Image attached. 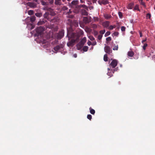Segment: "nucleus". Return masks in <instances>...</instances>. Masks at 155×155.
Instances as JSON below:
<instances>
[{
	"mask_svg": "<svg viewBox=\"0 0 155 155\" xmlns=\"http://www.w3.org/2000/svg\"><path fill=\"white\" fill-rule=\"evenodd\" d=\"M69 12L70 13L71 12L70 11V10H69V12H68V13H69Z\"/></svg>",
	"mask_w": 155,
	"mask_h": 155,
	"instance_id": "4d7b16f0",
	"label": "nucleus"
},
{
	"mask_svg": "<svg viewBox=\"0 0 155 155\" xmlns=\"http://www.w3.org/2000/svg\"><path fill=\"white\" fill-rule=\"evenodd\" d=\"M110 31H107L105 34L104 36L105 37H107V36L109 35H110Z\"/></svg>",
	"mask_w": 155,
	"mask_h": 155,
	"instance_id": "c756f323",
	"label": "nucleus"
},
{
	"mask_svg": "<svg viewBox=\"0 0 155 155\" xmlns=\"http://www.w3.org/2000/svg\"><path fill=\"white\" fill-rule=\"evenodd\" d=\"M28 13L29 15H31L33 14L34 12L33 10H30L28 11Z\"/></svg>",
	"mask_w": 155,
	"mask_h": 155,
	"instance_id": "bb28decb",
	"label": "nucleus"
},
{
	"mask_svg": "<svg viewBox=\"0 0 155 155\" xmlns=\"http://www.w3.org/2000/svg\"><path fill=\"white\" fill-rule=\"evenodd\" d=\"M121 29L122 31H124L125 30V28L124 26H122L121 27Z\"/></svg>",
	"mask_w": 155,
	"mask_h": 155,
	"instance_id": "e433bc0d",
	"label": "nucleus"
},
{
	"mask_svg": "<svg viewBox=\"0 0 155 155\" xmlns=\"http://www.w3.org/2000/svg\"><path fill=\"white\" fill-rule=\"evenodd\" d=\"M152 59L154 61H155V55H153L152 57Z\"/></svg>",
	"mask_w": 155,
	"mask_h": 155,
	"instance_id": "de8ad7c7",
	"label": "nucleus"
},
{
	"mask_svg": "<svg viewBox=\"0 0 155 155\" xmlns=\"http://www.w3.org/2000/svg\"><path fill=\"white\" fill-rule=\"evenodd\" d=\"M105 51L109 54L111 53L112 52V50L110 49V47L108 46H106L104 48Z\"/></svg>",
	"mask_w": 155,
	"mask_h": 155,
	"instance_id": "20e7f679",
	"label": "nucleus"
},
{
	"mask_svg": "<svg viewBox=\"0 0 155 155\" xmlns=\"http://www.w3.org/2000/svg\"><path fill=\"white\" fill-rule=\"evenodd\" d=\"M28 18H29V17H28L27 18V19H28Z\"/></svg>",
	"mask_w": 155,
	"mask_h": 155,
	"instance_id": "e2e57ef3",
	"label": "nucleus"
},
{
	"mask_svg": "<svg viewBox=\"0 0 155 155\" xmlns=\"http://www.w3.org/2000/svg\"><path fill=\"white\" fill-rule=\"evenodd\" d=\"M98 2L101 5L102 4L105 5L108 3V2L107 0H99Z\"/></svg>",
	"mask_w": 155,
	"mask_h": 155,
	"instance_id": "39448f33",
	"label": "nucleus"
},
{
	"mask_svg": "<svg viewBox=\"0 0 155 155\" xmlns=\"http://www.w3.org/2000/svg\"><path fill=\"white\" fill-rule=\"evenodd\" d=\"M35 15L38 17H40L42 16V14L40 13H37L35 14Z\"/></svg>",
	"mask_w": 155,
	"mask_h": 155,
	"instance_id": "393cba45",
	"label": "nucleus"
},
{
	"mask_svg": "<svg viewBox=\"0 0 155 155\" xmlns=\"http://www.w3.org/2000/svg\"><path fill=\"white\" fill-rule=\"evenodd\" d=\"M96 20H98V18H96Z\"/></svg>",
	"mask_w": 155,
	"mask_h": 155,
	"instance_id": "6e6d98bb",
	"label": "nucleus"
},
{
	"mask_svg": "<svg viewBox=\"0 0 155 155\" xmlns=\"http://www.w3.org/2000/svg\"><path fill=\"white\" fill-rule=\"evenodd\" d=\"M147 46V44L145 43L144 44L143 46V48L144 50H145L146 49V48Z\"/></svg>",
	"mask_w": 155,
	"mask_h": 155,
	"instance_id": "473e14b6",
	"label": "nucleus"
},
{
	"mask_svg": "<svg viewBox=\"0 0 155 155\" xmlns=\"http://www.w3.org/2000/svg\"><path fill=\"white\" fill-rule=\"evenodd\" d=\"M104 61H107V54H105L104 57Z\"/></svg>",
	"mask_w": 155,
	"mask_h": 155,
	"instance_id": "aec40b11",
	"label": "nucleus"
},
{
	"mask_svg": "<svg viewBox=\"0 0 155 155\" xmlns=\"http://www.w3.org/2000/svg\"><path fill=\"white\" fill-rule=\"evenodd\" d=\"M118 49V45H114L113 46V49L114 50H117Z\"/></svg>",
	"mask_w": 155,
	"mask_h": 155,
	"instance_id": "6ab92c4d",
	"label": "nucleus"
},
{
	"mask_svg": "<svg viewBox=\"0 0 155 155\" xmlns=\"http://www.w3.org/2000/svg\"><path fill=\"white\" fill-rule=\"evenodd\" d=\"M107 70L108 71L107 73V74L110 77H111L112 75V73H114V71H112L111 68H108Z\"/></svg>",
	"mask_w": 155,
	"mask_h": 155,
	"instance_id": "0eeeda50",
	"label": "nucleus"
},
{
	"mask_svg": "<svg viewBox=\"0 0 155 155\" xmlns=\"http://www.w3.org/2000/svg\"><path fill=\"white\" fill-rule=\"evenodd\" d=\"M117 60L115 59L113 60L110 64V68H114L117 65Z\"/></svg>",
	"mask_w": 155,
	"mask_h": 155,
	"instance_id": "f03ea898",
	"label": "nucleus"
},
{
	"mask_svg": "<svg viewBox=\"0 0 155 155\" xmlns=\"http://www.w3.org/2000/svg\"><path fill=\"white\" fill-rule=\"evenodd\" d=\"M106 40L108 41H110L111 40V38L110 37H108L106 38Z\"/></svg>",
	"mask_w": 155,
	"mask_h": 155,
	"instance_id": "ea45409f",
	"label": "nucleus"
},
{
	"mask_svg": "<svg viewBox=\"0 0 155 155\" xmlns=\"http://www.w3.org/2000/svg\"><path fill=\"white\" fill-rule=\"evenodd\" d=\"M35 16H31L30 18V21L31 22H33L35 20Z\"/></svg>",
	"mask_w": 155,
	"mask_h": 155,
	"instance_id": "a211bd4d",
	"label": "nucleus"
},
{
	"mask_svg": "<svg viewBox=\"0 0 155 155\" xmlns=\"http://www.w3.org/2000/svg\"><path fill=\"white\" fill-rule=\"evenodd\" d=\"M154 9L155 10V7H154Z\"/></svg>",
	"mask_w": 155,
	"mask_h": 155,
	"instance_id": "0e129e2a",
	"label": "nucleus"
},
{
	"mask_svg": "<svg viewBox=\"0 0 155 155\" xmlns=\"http://www.w3.org/2000/svg\"><path fill=\"white\" fill-rule=\"evenodd\" d=\"M110 22L109 21H106L103 22L102 23V25L105 28H107L109 26Z\"/></svg>",
	"mask_w": 155,
	"mask_h": 155,
	"instance_id": "1a4fd4ad",
	"label": "nucleus"
},
{
	"mask_svg": "<svg viewBox=\"0 0 155 155\" xmlns=\"http://www.w3.org/2000/svg\"><path fill=\"white\" fill-rule=\"evenodd\" d=\"M105 32V29H104L103 30H101L100 31V33L102 35L104 34Z\"/></svg>",
	"mask_w": 155,
	"mask_h": 155,
	"instance_id": "c85d7f7f",
	"label": "nucleus"
},
{
	"mask_svg": "<svg viewBox=\"0 0 155 155\" xmlns=\"http://www.w3.org/2000/svg\"><path fill=\"white\" fill-rule=\"evenodd\" d=\"M60 46L58 45V46H56L54 48V49L56 52H57L60 49Z\"/></svg>",
	"mask_w": 155,
	"mask_h": 155,
	"instance_id": "dca6fc26",
	"label": "nucleus"
},
{
	"mask_svg": "<svg viewBox=\"0 0 155 155\" xmlns=\"http://www.w3.org/2000/svg\"><path fill=\"white\" fill-rule=\"evenodd\" d=\"M119 34V33L117 32H115L113 33V35L115 36H117Z\"/></svg>",
	"mask_w": 155,
	"mask_h": 155,
	"instance_id": "4c0bfd02",
	"label": "nucleus"
},
{
	"mask_svg": "<svg viewBox=\"0 0 155 155\" xmlns=\"http://www.w3.org/2000/svg\"><path fill=\"white\" fill-rule=\"evenodd\" d=\"M27 5L31 8H35L37 6V4L33 3L28 2L27 3Z\"/></svg>",
	"mask_w": 155,
	"mask_h": 155,
	"instance_id": "6e6552de",
	"label": "nucleus"
},
{
	"mask_svg": "<svg viewBox=\"0 0 155 155\" xmlns=\"http://www.w3.org/2000/svg\"><path fill=\"white\" fill-rule=\"evenodd\" d=\"M118 15H119L120 18H122V16H123L122 13L121 12H118Z\"/></svg>",
	"mask_w": 155,
	"mask_h": 155,
	"instance_id": "7c9ffc66",
	"label": "nucleus"
},
{
	"mask_svg": "<svg viewBox=\"0 0 155 155\" xmlns=\"http://www.w3.org/2000/svg\"><path fill=\"white\" fill-rule=\"evenodd\" d=\"M93 3H96L97 2V0H92Z\"/></svg>",
	"mask_w": 155,
	"mask_h": 155,
	"instance_id": "864d4df0",
	"label": "nucleus"
},
{
	"mask_svg": "<svg viewBox=\"0 0 155 155\" xmlns=\"http://www.w3.org/2000/svg\"><path fill=\"white\" fill-rule=\"evenodd\" d=\"M89 110H90V113L92 114H95V110L92 109L91 108V107H90V108H89Z\"/></svg>",
	"mask_w": 155,
	"mask_h": 155,
	"instance_id": "4468645a",
	"label": "nucleus"
},
{
	"mask_svg": "<svg viewBox=\"0 0 155 155\" xmlns=\"http://www.w3.org/2000/svg\"><path fill=\"white\" fill-rule=\"evenodd\" d=\"M88 47L87 46H85L83 48V50L84 51H87Z\"/></svg>",
	"mask_w": 155,
	"mask_h": 155,
	"instance_id": "b1692460",
	"label": "nucleus"
},
{
	"mask_svg": "<svg viewBox=\"0 0 155 155\" xmlns=\"http://www.w3.org/2000/svg\"><path fill=\"white\" fill-rule=\"evenodd\" d=\"M83 21L86 23H88L89 22L88 19L87 17H84L83 18Z\"/></svg>",
	"mask_w": 155,
	"mask_h": 155,
	"instance_id": "f3484780",
	"label": "nucleus"
},
{
	"mask_svg": "<svg viewBox=\"0 0 155 155\" xmlns=\"http://www.w3.org/2000/svg\"><path fill=\"white\" fill-rule=\"evenodd\" d=\"M49 13L48 12H46L44 15L45 18H47L48 17L49 15Z\"/></svg>",
	"mask_w": 155,
	"mask_h": 155,
	"instance_id": "cd10ccee",
	"label": "nucleus"
},
{
	"mask_svg": "<svg viewBox=\"0 0 155 155\" xmlns=\"http://www.w3.org/2000/svg\"><path fill=\"white\" fill-rule=\"evenodd\" d=\"M93 47H91V49H93Z\"/></svg>",
	"mask_w": 155,
	"mask_h": 155,
	"instance_id": "052dcab7",
	"label": "nucleus"
},
{
	"mask_svg": "<svg viewBox=\"0 0 155 155\" xmlns=\"http://www.w3.org/2000/svg\"><path fill=\"white\" fill-rule=\"evenodd\" d=\"M140 37H142V33L141 32H139Z\"/></svg>",
	"mask_w": 155,
	"mask_h": 155,
	"instance_id": "3c124183",
	"label": "nucleus"
},
{
	"mask_svg": "<svg viewBox=\"0 0 155 155\" xmlns=\"http://www.w3.org/2000/svg\"><path fill=\"white\" fill-rule=\"evenodd\" d=\"M140 3H141V4L144 7H146V5L145 3L143 2V1L140 2Z\"/></svg>",
	"mask_w": 155,
	"mask_h": 155,
	"instance_id": "58836bf2",
	"label": "nucleus"
},
{
	"mask_svg": "<svg viewBox=\"0 0 155 155\" xmlns=\"http://www.w3.org/2000/svg\"><path fill=\"white\" fill-rule=\"evenodd\" d=\"M61 0H55V4L57 5H60L61 4Z\"/></svg>",
	"mask_w": 155,
	"mask_h": 155,
	"instance_id": "9b49d317",
	"label": "nucleus"
},
{
	"mask_svg": "<svg viewBox=\"0 0 155 155\" xmlns=\"http://www.w3.org/2000/svg\"><path fill=\"white\" fill-rule=\"evenodd\" d=\"M64 31L63 30H62L60 31L59 33L57 34V37L58 39H61L64 36Z\"/></svg>",
	"mask_w": 155,
	"mask_h": 155,
	"instance_id": "7ed1b4c3",
	"label": "nucleus"
},
{
	"mask_svg": "<svg viewBox=\"0 0 155 155\" xmlns=\"http://www.w3.org/2000/svg\"><path fill=\"white\" fill-rule=\"evenodd\" d=\"M140 2L143 1V0H139Z\"/></svg>",
	"mask_w": 155,
	"mask_h": 155,
	"instance_id": "13d9d810",
	"label": "nucleus"
},
{
	"mask_svg": "<svg viewBox=\"0 0 155 155\" xmlns=\"http://www.w3.org/2000/svg\"><path fill=\"white\" fill-rule=\"evenodd\" d=\"M43 9H44V10H45V8H43Z\"/></svg>",
	"mask_w": 155,
	"mask_h": 155,
	"instance_id": "680f3d73",
	"label": "nucleus"
},
{
	"mask_svg": "<svg viewBox=\"0 0 155 155\" xmlns=\"http://www.w3.org/2000/svg\"><path fill=\"white\" fill-rule=\"evenodd\" d=\"M103 35H99L98 36L97 38L98 40H100L101 39Z\"/></svg>",
	"mask_w": 155,
	"mask_h": 155,
	"instance_id": "f704fd0d",
	"label": "nucleus"
},
{
	"mask_svg": "<svg viewBox=\"0 0 155 155\" xmlns=\"http://www.w3.org/2000/svg\"><path fill=\"white\" fill-rule=\"evenodd\" d=\"M41 3L43 5H48L47 3L43 1H41Z\"/></svg>",
	"mask_w": 155,
	"mask_h": 155,
	"instance_id": "4be33fe9",
	"label": "nucleus"
},
{
	"mask_svg": "<svg viewBox=\"0 0 155 155\" xmlns=\"http://www.w3.org/2000/svg\"><path fill=\"white\" fill-rule=\"evenodd\" d=\"M87 44L88 45H92V43L90 41H89L87 42Z\"/></svg>",
	"mask_w": 155,
	"mask_h": 155,
	"instance_id": "c03bdc74",
	"label": "nucleus"
},
{
	"mask_svg": "<svg viewBox=\"0 0 155 155\" xmlns=\"http://www.w3.org/2000/svg\"><path fill=\"white\" fill-rule=\"evenodd\" d=\"M88 38L91 41H93L95 39V38H94V37L91 35L89 36H88Z\"/></svg>",
	"mask_w": 155,
	"mask_h": 155,
	"instance_id": "a878e982",
	"label": "nucleus"
},
{
	"mask_svg": "<svg viewBox=\"0 0 155 155\" xmlns=\"http://www.w3.org/2000/svg\"><path fill=\"white\" fill-rule=\"evenodd\" d=\"M87 117L88 119L91 120L92 118V116L90 114H88Z\"/></svg>",
	"mask_w": 155,
	"mask_h": 155,
	"instance_id": "72a5a7b5",
	"label": "nucleus"
},
{
	"mask_svg": "<svg viewBox=\"0 0 155 155\" xmlns=\"http://www.w3.org/2000/svg\"><path fill=\"white\" fill-rule=\"evenodd\" d=\"M147 40V38H145L144 40H143L142 41H141L142 43V44H143L144 42L146 41Z\"/></svg>",
	"mask_w": 155,
	"mask_h": 155,
	"instance_id": "a18cd8bd",
	"label": "nucleus"
},
{
	"mask_svg": "<svg viewBox=\"0 0 155 155\" xmlns=\"http://www.w3.org/2000/svg\"><path fill=\"white\" fill-rule=\"evenodd\" d=\"M44 23V21H39V22H38V25H42V24H43V23Z\"/></svg>",
	"mask_w": 155,
	"mask_h": 155,
	"instance_id": "a19ab883",
	"label": "nucleus"
},
{
	"mask_svg": "<svg viewBox=\"0 0 155 155\" xmlns=\"http://www.w3.org/2000/svg\"><path fill=\"white\" fill-rule=\"evenodd\" d=\"M82 41H84V42L85 43L86 42V37H84L83 39H82Z\"/></svg>",
	"mask_w": 155,
	"mask_h": 155,
	"instance_id": "37998d69",
	"label": "nucleus"
},
{
	"mask_svg": "<svg viewBox=\"0 0 155 155\" xmlns=\"http://www.w3.org/2000/svg\"><path fill=\"white\" fill-rule=\"evenodd\" d=\"M27 27H28L29 28H30L31 30L34 28V27L32 24H31V25H28V23H27Z\"/></svg>",
	"mask_w": 155,
	"mask_h": 155,
	"instance_id": "ddd939ff",
	"label": "nucleus"
},
{
	"mask_svg": "<svg viewBox=\"0 0 155 155\" xmlns=\"http://www.w3.org/2000/svg\"><path fill=\"white\" fill-rule=\"evenodd\" d=\"M63 9L64 10H66L68 9V8L67 7H66L64 6L63 7Z\"/></svg>",
	"mask_w": 155,
	"mask_h": 155,
	"instance_id": "49530a36",
	"label": "nucleus"
},
{
	"mask_svg": "<svg viewBox=\"0 0 155 155\" xmlns=\"http://www.w3.org/2000/svg\"><path fill=\"white\" fill-rule=\"evenodd\" d=\"M80 2L81 3H84V1L82 0H80Z\"/></svg>",
	"mask_w": 155,
	"mask_h": 155,
	"instance_id": "603ef678",
	"label": "nucleus"
},
{
	"mask_svg": "<svg viewBox=\"0 0 155 155\" xmlns=\"http://www.w3.org/2000/svg\"><path fill=\"white\" fill-rule=\"evenodd\" d=\"M82 14L83 15H88L87 12L85 10L83 11L82 12Z\"/></svg>",
	"mask_w": 155,
	"mask_h": 155,
	"instance_id": "5701e85b",
	"label": "nucleus"
},
{
	"mask_svg": "<svg viewBox=\"0 0 155 155\" xmlns=\"http://www.w3.org/2000/svg\"><path fill=\"white\" fill-rule=\"evenodd\" d=\"M69 35L68 34L67 35V36H68Z\"/></svg>",
	"mask_w": 155,
	"mask_h": 155,
	"instance_id": "338daca9",
	"label": "nucleus"
},
{
	"mask_svg": "<svg viewBox=\"0 0 155 155\" xmlns=\"http://www.w3.org/2000/svg\"><path fill=\"white\" fill-rule=\"evenodd\" d=\"M79 6L80 8H82L85 9H87V7L85 5H80Z\"/></svg>",
	"mask_w": 155,
	"mask_h": 155,
	"instance_id": "412c9836",
	"label": "nucleus"
},
{
	"mask_svg": "<svg viewBox=\"0 0 155 155\" xmlns=\"http://www.w3.org/2000/svg\"><path fill=\"white\" fill-rule=\"evenodd\" d=\"M75 41L74 40H72V42H69L68 43H67V45L68 46H70L72 45H73V43Z\"/></svg>",
	"mask_w": 155,
	"mask_h": 155,
	"instance_id": "2eb2a0df",
	"label": "nucleus"
},
{
	"mask_svg": "<svg viewBox=\"0 0 155 155\" xmlns=\"http://www.w3.org/2000/svg\"><path fill=\"white\" fill-rule=\"evenodd\" d=\"M34 1H35L36 2H37L38 0H33Z\"/></svg>",
	"mask_w": 155,
	"mask_h": 155,
	"instance_id": "5fc2aeb1",
	"label": "nucleus"
},
{
	"mask_svg": "<svg viewBox=\"0 0 155 155\" xmlns=\"http://www.w3.org/2000/svg\"><path fill=\"white\" fill-rule=\"evenodd\" d=\"M134 54V53L132 51H129L128 53V55L129 57H132L133 56Z\"/></svg>",
	"mask_w": 155,
	"mask_h": 155,
	"instance_id": "f8f14e48",
	"label": "nucleus"
},
{
	"mask_svg": "<svg viewBox=\"0 0 155 155\" xmlns=\"http://www.w3.org/2000/svg\"><path fill=\"white\" fill-rule=\"evenodd\" d=\"M104 16L105 19L107 20L109 19L112 17L110 15L106 13L104 14Z\"/></svg>",
	"mask_w": 155,
	"mask_h": 155,
	"instance_id": "9d476101",
	"label": "nucleus"
},
{
	"mask_svg": "<svg viewBox=\"0 0 155 155\" xmlns=\"http://www.w3.org/2000/svg\"><path fill=\"white\" fill-rule=\"evenodd\" d=\"M78 0H74L72 1L70 5L72 7H74L78 4Z\"/></svg>",
	"mask_w": 155,
	"mask_h": 155,
	"instance_id": "423d86ee",
	"label": "nucleus"
},
{
	"mask_svg": "<svg viewBox=\"0 0 155 155\" xmlns=\"http://www.w3.org/2000/svg\"><path fill=\"white\" fill-rule=\"evenodd\" d=\"M151 17V15L150 13H148L147 15V18H150Z\"/></svg>",
	"mask_w": 155,
	"mask_h": 155,
	"instance_id": "c9c22d12",
	"label": "nucleus"
},
{
	"mask_svg": "<svg viewBox=\"0 0 155 155\" xmlns=\"http://www.w3.org/2000/svg\"><path fill=\"white\" fill-rule=\"evenodd\" d=\"M44 28L42 26H40L37 28L36 29V33L35 34V36H37L39 39L40 41L43 43H45V41L43 39L42 32L44 31Z\"/></svg>",
	"mask_w": 155,
	"mask_h": 155,
	"instance_id": "f257e3e1",
	"label": "nucleus"
},
{
	"mask_svg": "<svg viewBox=\"0 0 155 155\" xmlns=\"http://www.w3.org/2000/svg\"><path fill=\"white\" fill-rule=\"evenodd\" d=\"M129 8V9H131V8Z\"/></svg>",
	"mask_w": 155,
	"mask_h": 155,
	"instance_id": "bf43d9fd",
	"label": "nucleus"
},
{
	"mask_svg": "<svg viewBox=\"0 0 155 155\" xmlns=\"http://www.w3.org/2000/svg\"><path fill=\"white\" fill-rule=\"evenodd\" d=\"M98 33L97 31H95L94 33V35H97L98 34Z\"/></svg>",
	"mask_w": 155,
	"mask_h": 155,
	"instance_id": "8fccbe9b",
	"label": "nucleus"
},
{
	"mask_svg": "<svg viewBox=\"0 0 155 155\" xmlns=\"http://www.w3.org/2000/svg\"><path fill=\"white\" fill-rule=\"evenodd\" d=\"M73 57L75 58H76L77 57V54H73Z\"/></svg>",
	"mask_w": 155,
	"mask_h": 155,
	"instance_id": "09e8293b",
	"label": "nucleus"
},
{
	"mask_svg": "<svg viewBox=\"0 0 155 155\" xmlns=\"http://www.w3.org/2000/svg\"><path fill=\"white\" fill-rule=\"evenodd\" d=\"M113 70L114 71H115V69H114Z\"/></svg>",
	"mask_w": 155,
	"mask_h": 155,
	"instance_id": "69168bd1",
	"label": "nucleus"
},
{
	"mask_svg": "<svg viewBox=\"0 0 155 155\" xmlns=\"http://www.w3.org/2000/svg\"><path fill=\"white\" fill-rule=\"evenodd\" d=\"M115 26H112V25H110V26L109 28H108L110 30H112L114 28H115Z\"/></svg>",
	"mask_w": 155,
	"mask_h": 155,
	"instance_id": "2f4dec72",
	"label": "nucleus"
},
{
	"mask_svg": "<svg viewBox=\"0 0 155 155\" xmlns=\"http://www.w3.org/2000/svg\"><path fill=\"white\" fill-rule=\"evenodd\" d=\"M96 44L97 43L96 41H94L92 43V45L93 46L95 45H96Z\"/></svg>",
	"mask_w": 155,
	"mask_h": 155,
	"instance_id": "79ce46f5",
	"label": "nucleus"
}]
</instances>
